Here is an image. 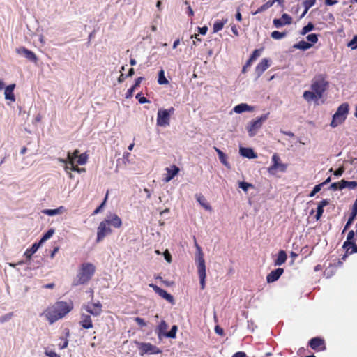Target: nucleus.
I'll list each match as a JSON object with an SVG mask.
<instances>
[{"mask_svg": "<svg viewBox=\"0 0 357 357\" xmlns=\"http://www.w3.org/2000/svg\"><path fill=\"white\" fill-rule=\"evenodd\" d=\"M16 52L19 54H24V56L31 61L36 62L38 59L33 52L26 49L24 47L17 48Z\"/></svg>", "mask_w": 357, "mask_h": 357, "instance_id": "f3484780", "label": "nucleus"}, {"mask_svg": "<svg viewBox=\"0 0 357 357\" xmlns=\"http://www.w3.org/2000/svg\"><path fill=\"white\" fill-rule=\"evenodd\" d=\"M165 170L167 172V174L163 178V181L167 183L170 181L176 175L178 174L180 171L179 168L175 165H172L170 167H167Z\"/></svg>", "mask_w": 357, "mask_h": 357, "instance_id": "6ab92c4d", "label": "nucleus"}, {"mask_svg": "<svg viewBox=\"0 0 357 357\" xmlns=\"http://www.w3.org/2000/svg\"><path fill=\"white\" fill-rule=\"evenodd\" d=\"M272 165L268 168V172L270 174H275V172L279 169L280 172H285L287 168V165L282 163L280 162V156L278 153H274L272 156Z\"/></svg>", "mask_w": 357, "mask_h": 357, "instance_id": "9d476101", "label": "nucleus"}, {"mask_svg": "<svg viewBox=\"0 0 357 357\" xmlns=\"http://www.w3.org/2000/svg\"><path fill=\"white\" fill-rule=\"evenodd\" d=\"M135 321L140 326V327H144L146 326V321L141 317H135Z\"/></svg>", "mask_w": 357, "mask_h": 357, "instance_id": "603ef678", "label": "nucleus"}, {"mask_svg": "<svg viewBox=\"0 0 357 357\" xmlns=\"http://www.w3.org/2000/svg\"><path fill=\"white\" fill-rule=\"evenodd\" d=\"M346 188H348L349 189H355L357 188V181H346Z\"/></svg>", "mask_w": 357, "mask_h": 357, "instance_id": "3c124183", "label": "nucleus"}, {"mask_svg": "<svg viewBox=\"0 0 357 357\" xmlns=\"http://www.w3.org/2000/svg\"><path fill=\"white\" fill-rule=\"evenodd\" d=\"M348 46L352 50L357 48V36H355L354 38L349 43Z\"/></svg>", "mask_w": 357, "mask_h": 357, "instance_id": "8fccbe9b", "label": "nucleus"}, {"mask_svg": "<svg viewBox=\"0 0 357 357\" xmlns=\"http://www.w3.org/2000/svg\"><path fill=\"white\" fill-rule=\"evenodd\" d=\"M174 112V107L169 109H160L157 114V125L159 126H165L169 124L171 114Z\"/></svg>", "mask_w": 357, "mask_h": 357, "instance_id": "1a4fd4ad", "label": "nucleus"}, {"mask_svg": "<svg viewBox=\"0 0 357 357\" xmlns=\"http://www.w3.org/2000/svg\"><path fill=\"white\" fill-rule=\"evenodd\" d=\"M40 243H34L30 248H28L24 255L28 259L30 260L31 259L32 255L37 252L39 247L40 246Z\"/></svg>", "mask_w": 357, "mask_h": 357, "instance_id": "5701e85b", "label": "nucleus"}, {"mask_svg": "<svg viewBox=\"0 0 357 357\" xmlns=\"http://www.w3.org/2000/svg\"><path fill=\"white\" fill-rule=\"evenodd\" d=\"M307 40L311 43V44H314L318 41V36L316 33H311L307 36Z\"/></svg>", "mask_w": 357, "mask_h": 357, "instance_id": "79ce46f5", "label": "nucleus"}, {"mask_svg": "<svg viewBox=\"0 0 357 357\" xmlns=\"http://www.w3.org/2000/svg\"><path fill=\"white\" fill-rule=\"evenodd\" d=\"M357 215V198L355 199L354 203L351 208V212L350 216L356 218Z\"/></svg>", "mask_w": 357, "mask_h": 357, "instance_id": "c03bdc74", "label": "nucleus"}, {"mask_svg": "<svg viewBox=\"0 0 357 357\" xmlns=\"http://www.w3.org/2000/svg\"><path fill=\"white\" fill-rule=\"evenodd\" d=\"M240 153L243 157H245L249 159H255L257 157V155L255 153L253 149L251 148H241Z\"/></svg>", "mask_w": 357, "mask_h": 357, "instance_id": "4be33fe9", "label": "nucleus"}, {"mask_svg": "<svg viewBox=\"0 0 357 357\" xmlns=\"http://www.w3.org/2000/svg\"><path fill=\"white\" fill-rule=\"evenodd\" d=\"M349 247H351L352 250L349 251V248L348 247L347 248H346L347 253L353 254L357 252V245L355 243L350 245Z\"/></svg>", "mask_w": 357, "mask_h": 357, "instance_id": "6e6d98bb", "label": "nucleus"}, {"mask_svg": "<svg viewBox=\"0 0 357 357\" xmlns=\"http://www.w3.org/2000/svg\"><path fill=\"white\" fill-rule=\"evenodd\" d=\"M312 46V44L309 43H307L306 41H304V40H301L299 43L295 44L294 45V47L297 48V49H300V50H306L307 49H310Z\"/></svg>", "mask_w": 357, "mask_h": 357, "instance_id": "c756f323", "label": "nucleus"}, {"mask_svg": "<svg viewBox=\"0 0 357 357\" xmlns=\"http://www.w3.org/2000/svg\"><path fill=\"white\" fill-rule=\"evenodd\" d=\"M215 331L217 334L221 336L224 335V330L220 326H216L215 327Z\"/></svg>", "mask_w": 357, "mask_h": 357, "instance_id": "0e129e2a", "label": "nucleus"}, {"mask_svg": "<svg viewBox=\"0 0 357 357\" xmlns=\"http://www.w3.org/2000/svg\"><path fill=\"white\" fill-rule=\"evenodd\" d=\"M79 324L84 329L92 328L93 327V325L91 319V315H90L89 313H82L80 314Z\"/></svg>", "mask_w": 357, "mask_h": 357, "instance_id": "4468645a", "label": "nucleus"}, {"mask_svg": "<svg viewBox=\"0 0 357 357\" xmlns=\"http://www.w3.org/2000/svg\"><path fill=\"white\" fill-rule=\"evenodd\" d=\"M107 196H108V192L106 194V196L105 197V199L104 201L102 202V203L98 207L96 208L94 211L93 212L92 215H96L98 214V213L100 212L101 209L104 207L105 203H106V201H107Z\"/></svg>", "mask_w": 357, "mask_h": 357, "instance_id": "37998d69", "label": "nucleus"}, {"mask_svg": "<svg viewBox=\"0 0 357 357\" xmlns=\"http://www.w3.org/2000/svg\"><path fill=\"white\" fill-rule=\"evenodd\" d=\"M342 265V261L340 259H335L333 260V263H330V266H332L335 269L338 267H340Z\"/></svg>", "mask_w": 357, "mask_h": 357, "instance_id": "49530a36", "label": "nucleus"}, {"mask_svg": "<svg viewBox=\"0 0 357 357\" xmlns=\"http://www.w3.org/2000/svg\"><path fill=\"white\" fill-rule=\"evenodd\" d=\"M168 328V325L165 320H162L156 328V333L158 337L160 339L162 336H164V333H167L166 331Z\"/></svg>", "mask_w": 357, "mask_h": 357, "instance_id": "b1692460", "label": "nucleus"}, {"mask_svg": "<svg viewBox=\"0 0 357 357\" xmlns=\"http://www.w3.org/2000/svg\"><path fill=\"white\" fill-rule=\"evenodd\" d=\"M231 357H246V354L243 351H238L235 353Z\"/></svg>", "mask_w": 357, "mask_h": 357, "instance_id": "774afa93", "label": "nucleus"}, {"mask_svg": "<svg viewBox=\"0 0 357 357\" xmlns=\"http://www.w3.org/2000/svg\"><path fill=\"white\" fill-rule=\"evenodd\" d=\"M54 229H49L43 236V237L41 238L40 241H39V243H40V244H42L43 242H45V241H47V239L50 238L52 235L54 234Z\"/></svg>", "mask_w": 357, "mask_h": 357, "instance_id": "58836bf2", "label": "nucleus"}, {"mask_svg": "<svg viewBox=\"0 0 357 357\" xmlns=\"http://www.w3.org/2000/svg\"><path fill=\"white\" fill-rule=\"evenodd\" d=\"M68 164L70 165V167H68V166H66L65 167L66 170L70 169L72 171L77 172H84L85 170L84 169H81V168L78 167L77 166L75 165V162L68 163Z\"/></svg>", "mask_w": 357, "mask_h": 357, "instance_id": "ea45409f", "label": "nucleus"}, {"mask_svg": "<svg viewBox=\"0 0 357 357\" xmlns=\"http://www.w3.org/2000/svg\"><path fill=\"white\" fill-rule=\"evenodd\" d=\"M197 201L199 204L206 211H211L212 208L209 203L207 202L206 199L202 194H197L195 195Z\"/></svg>", "mask_w": 357, "mask_h": 357, "instance_id": "aec40b11", "label": "nucleus"}, {"mask_svg": "<svg viewBox=\"0 0 357 357\" xmlns=\"http://www.w3.org/2000/svg\"><path fill=\"white\" fill-rule=\"evenodd\" d=\"M64 210L63 206H60L56 209H44L42 211V213L45 215H54L56 214L61 213Z\"/></svg>", "mask_w": 357, "mask_h": 357, "instance_id": "c85d7f7f", "label": "nucleus"}, {"mask_svg": "<svg viewBox=\"0 0 357 357\" xmlns=\"http://www.w3.org/2000/svg\"><path fill=\"white\" fill-rule=\"evenodd\" d=\"M73 309V303L72 301H57L52 305L48 307L43 314L50 324L54 323L57 320L64 317Z\"/></svg>", "mask_w": 357, "mask_h": 357, "instance_id": "f03ea898", "label": "nucleus"}, {"mask_svg": "<svg viewBox=\"0 0 357 357\" xmlns=\"http://www.w3.org/2000/svg\"><path fill=\"white\" fill-rule=\"evenodd\" d=\"M253 110V107L247 105L246 103L239 104L234 107V111L237 114H241L244 112H251Z\"/></svg>", "mask_w": 357, "mask_h": 357, "instance_id": "393cba45", "label": "nucleus"}, {"mask_svg": "<svg viewBox=\"0 0 357 357\" xmlns=\"http://www.w3.org/2000/svg\"><path fill=\"white\" fill-rule=\"evenodd\" d=\"M144 79V77H137L136 79H135V84L134 85L132 86L133 88H135V89L139 86L141 82H142V80Z\"/></svg>", "mask_w": 357, "mask_h": 357, "instance_id": "052dcab7", "label": "nucleus"}, {"mask_svg": "<svg viewBox=\"0 0 357 357\" xmlns=\"http://www.w3.org/2000/svg\"><path fill=\"white\" fill-rule=\"evenodd\" d=\"M88 160V155L86 153H82L80 154L77 160V165H83L86 163Z\"/></svg>", "mask_w": 357, "mask_h": 357, "instance_id": "e433bc0d", "label": "nucleus"}, {"mask_svg": "<svg viewBox=\"0 0 357 357\" xmlns=\"http://www.w3.org/2000/svg\"><path fill=\"white\" fill-rule=\"evenodd\" d=\"M287 258V255L284 250H280L278 255V257L275 261V264L278 266H280L283 264Z\"/></svg>", "mask_w": 357, "mask_h": 357, "instance_id": "bb28decb", "label": "nucleus"}, {"mask_svg": "<svg viewBox=\"0 0 357 357\" xmlns=\"http://www.w3.org/2000/svg\"><path fill=\"white\" fill-rule=\"evenodd\" d=\"M323 213H324V208H322L319 206H317V213L314 216V218L316 219L317 221L320 220L321 217L323 215Z\"/></svg>", "mask_w": 357, "mask_h": 357, "instance_id": "de8ad7c7", "label": "nucleus"}, {"mask_svg": "<svg viewBox=\"0 0 357 357\" xmlns=\"http://www.w3.org/2000/svg\"><path fill=\"white\" fill-rule=\"evenodd\" d=\"M344 170V167L343 166H341L337 170L334 171L333 174L336 176H340L343 174Z\"/></svg>", "mask_w": 357, "mask_h": 357, "instance_id": "5fc2aeb1", "label": "nucleus"}, {"mask_svg": "<svg viewBox=\"0 0 357 357\" xmlns=\"http://www.w3.org/2000/svg\"><path fill=\"white\" fill-rule=\"evenodd\" d=\"M273 4H274V1H271V0L268 1L266 3H265L260 7H259L257 8V10H256V12L255 13V14L262 13V12L265 11L266 10L271 8Z\"/></svg>", "mask_w": 357, "mask_h": 357, "instance_id": "2f4dec72", "label": "nucleus"}, {"mask_svg": "<svg viewBox=\"0 0 357 357\" xmlns=\"http://www.w3.org/2000/svg\"><path fill=\"white\" fill-rule=\"evenodd\" d=\"M79 151L76 149L73 153H68V163L75 162L76 158L79 155Z\"/></svg>", "mask_w": 357, "mask_h": 357, "instance_id": "473e14b6", "label": "nucleus"}, {"mask_svg": "<svg viewBox=\"0 0 357 357\" xmlns=\"http://www.w3.org/2000/svg\"><path fill=\"white\" fill-rule=\"evenodd\" d=\"M164 257L167 262L170 263L172 261V255L168 250L164 252Z\"/></svg>", "mask_w": 357, "mask_h": 357, "instance_id": "e2e57ef3", "label": "nucleus"}, {"mask_svg": "<svg viewBox=\"0 0 357 357\" xmlns=\"http://www.w3.org/2000/svg\"><path fill=\"white\" fill-rule=\"evenodd\" d=\"M270 66V60L264 58L261 61L257 64L255 68V73L257 75V77H260L263 73L269 68Z\"/></svg>", "mask_w": 357, "mask_h": 357, "instance_id": "dca6fc26", "label": "nucleus"}, {"mask_svg": "<svg viewBox=\"0 0 357 357\" xmlns=\"http://www.w3.org/2000/svg\"><path fill=\"white\" fill-rule=\"evenodd\" d=\"M314 29V26L312 22H309L306 26H305L301 32V35H305L307 33L312 31Z\"/></svg>", "mask_w": 357, "mask_h": 357, "instance_id": "4c0bfd02", "label": "nucleus"}, {"mask_svg": "<svg viewBox=\"0 0 357 357\" xmlns=\"http://www.w3.org/2000/svg\"><path fill=\"white\" fill-rule=\"evenodd\" d=\"M139 350V355L144 356L145 354H159L162 353V350L149 342H141L138 341L135 342Z\"/></svg>", "mask_w": 357, "mask_h": 357, "instance_id": "0eeeda50", "label": "nucleus"}, {"mask_svg": "<svg viewBox=\"0 0 357 357\" xmlns=\"http://www.w3.org/2000/svg\"><path fill=\"white\" fill-rule=\"evenodd\" d=\"M150 287H151L156 294H158L160 296H161L162 298L167 301L169 303L174 304V299L173 296H172L170 294H169L165 290L161 289L160 287H158L156 284H154L153 283L149 284V285Z\"/></svg>", "mask_w": 357, "mask_h": 357, "instance_id": "ddd939ff", "label": "nucleus"}, {"mask_svg": "<svg viewBox=\"0 0 357 357\" xmlns=\"http://www.w3.org/2000/svg\"><path fill=\"white\" fill-rule=\"evenodd\" d=\"M140 95H141L140 93H137L136 96V98L138 99L139 103L144 104L146 102H149V100L146 98H145L144 96L141 97Z\"/></svg>", "mask_w": 357, "mask_h": 357, "instance_id": "13d9d810", "label": "nucleus"}, {"mask_svg": "<svg viewBox=\"0 0 357 357\" xmlns=\"http://www.w3.org/2000/svg\"><path fill=\"white\" fill-rule=\"evenodd\" d=\"M228 20L227 18L222 19V20H216L213 26V31L214 33H217L219 31L222 30L224 27V25L227 22Z\"/></svg>", "mask_w": 357, "mask_h": 357, "instance_id": "a878e982", "label": "nucleus"}, {"mask_svg": "<svg viewBox=\"0 0 357 357\" xmlns=\"http://www.w3.org/2000/svg\"><path fill=\"white\" fill-rule=\"evenodd\" d=\"M62 343L59 344V347L60 349H63L68 347V340L66 337H61Z\"/></svg>", "mask_w": 357, "mask_h": 357, "instance_id": "864d4df0", "label": "nucleus"}, {"mask_svg": "<svg viewBox=\"0 0 357 357\" xmlns=\"http://www.w3.org/2000/svg\"><path fill=\"white\" fill-rule=\"evenodd\" d=\"M15 87V84H13L8 85L5 89L4 94H5V98L6 99L10 100L12 102H15V95L13 93V91H14Z\"/></svg>", "mask_w": 357, "mask_h": 357, "instance_id": "412c9836", "label": "nucleus"}, {"mask_svg": "<svg viewBox=\"0 0 357 357\" xmlns=\"http://www.w3.org/2000/svg\"><path fill=\"white\" fill-rule=\"evenodd\" d=\"M178 331V327L176 325L172 326L171 330L169 332L164 333V336L169 338H175L176 335V332Z\"/></svg>", "mask_w": 357, "mask_h": 357, "instance_id": "f704fd0d", "label": "nucleus"}, {"mask_svg": "<svg viewBox=\"0 0 357 357\" xmlns=\"http://www.w3.org/2000/svg\"><path fill=\"white\" fill-rule=\"evenodd\" d=\"M326 79L327 76L325 74L316 75L312 80V91H305L303 93L304 99L310 102L321 98L329 86V82Z\"/></svg>", "mask_w": 357, "mask_h": 357, "instance_id": "f257e3e1", "label": "nucleus"}, {"mask_svg": "<svg viewBox=\"0 0 357 357\" xmlns=\"http://www.w3.org/2000/svg\"><path fill=\"white\" fill-rule=\"evenodd\" d=\"M328 204H329V200L325 199H323L321 202H319V203L318 204V206H321L322 208H324Z\"/></svg>", "mask_w": 357, "mask_h": 357, "instance_id": "69168bd1", "label": "nucleus"}, {"mask_svg": "<svg viewBox=\"0 0 357 357\" xmlns=\"http://www.w3.org/2000/svg\"><path fill=\"white\" fill-rule=\"evenodd\" d=\"M292 22V18L290 15L287 13H284L282 15L281 18L278 19L275 18L273 21V24L276 28H281L284 25L291 24Z\"/></svg>", "mask_w": 357, "mask_h": 357, "instance_id": "2eb2a0df", "label": "nucleus"}, {"mask_svg": "<svg viewBox=\"0 0 357 357\" xmlns=\"http://www.w3.org/2000/svg\"><path fill=\"white\" fill-rule=\"evenodd\" d=\"M208 31L207 26L198 27V32L200 34L205 35Z\"/></svg>", "mask_w": 357, "mask_h": 357, "instance_id": "338daca9", "label": "nucleus"}, {"mask_svg": "<svg viewBox=\"0 0 357 357\" xmlns=\"http://www.w3.org/2000/svg\"><path fill=\"white\" fill-rule=\"evenodd\" d=\"M96 269V266L92 263L84 262L82 264L76 278L72 282V286L76 287L87 284L94 275Z\"/></svg>", "mask_w": 357, "mask_h": 357, "instance_id": "20e7f679", "label": "nucleus"}, {"mask_svg": "<svg viewBox=\"0 0 357 357\" xmlns=\"http://www.w3.org/2000/svg\"><path fill=\"white\" fill-rule=\"evenodd\" d=\"M135 90V88H133L132 86L131 88H130L127 92L126 93V96H125V98L126 99H129V98H131L132 96H133V92Z\"/></svg>", "mask_w": 357, "mask_h": 357, "instance_id": "4d7b16f0", "label": "nucleus"}, {"mask_svg": "<svg viewBox=\"0 0 357 357\" xmlns=\"http://www.w3.org/2000/svg\"><path fill=\"white\" fill-rule=\"evenodd\" d=\"M349 112V104L345 102L340 105L336 112L333 116V119L331 123V126L335 128L340 124L342 123Z\"/></svg>", "mask_w": 357, "mask_h": 357, "instance_id": "423d86ee", "label": "nucleus"}, {"mask_svg": "<svg viewBox=\"0 0 357 357\" xmlns=\"http://www.w3.org/2000/svg\"><path fill=\"white\" fill-rule=\"evenodd\" d=\"M218 157L220 162L225 166H227L228 162L227 161V155L223 153L220 154Z\"/></svg>", "mask_w": 357, "mask_h": 357, "instance_id": "bf43d9fd", "label": "nucleus"}, {"mask_svg": "<svg viewBox=\"0 0 357 357\" xmlns=\"http://www.w3.org/2000/svg\"><path fill=\"white\" fill-rule=\"evenodd\" d=\"M308 346L316 351H323L326 349L325 340L319 337L312 338L308 342Z\"/></svg>", "mask_w": 357, "mask_h": 357, "instance_id": "f8f14e48", "label": "nucleus"}, {"mask_svg": "<svg viewBox=\"0 0 357 357\" xmlns=\"http://www.w3.org/2000/svg\"><path fill=\"white\" fill-rule=\"evenodd\" d=\"M354 236H355V234L353 230L350 231L348 233L347 241L343 244V248L344 249L347 248L348 247H349L350 245H351L352 244H354L355 243V241L354 239Z\"/></svg>", "mask_w": 357, "mask_h": 357, "instance_id": "cd10ccee", "label": "nucleus"}, {"mask_svg": "<svg viewBox=\"0 0 357 357\" xmlns=\"http://www.w3.org/2000/svg\"><path fill=\"white\" fill-rule=\"evenodd\" d=\"M45 354L49 357H60V356L54 351H45Z\"/></svg>", "mask_w": 357, "mask_h": 357, "instance_id": "680f3d73", "label": "nucleus"}, {"mask_svg": "<svg viewBox=\"0 0 357 357\" xmlns=\"http://www.w3.org/2000/svg\"><path fill=\"white\" fill-rule=\"evenodd\" d=\"M111 226L116 229H119L122 226L121 218L115 213L108 215L99 224L97 228V243L101 242L107 236L112 233Z\"/></svg>", "mask_w": 357, "mask_h": 357, "instance_id": "7ed1b4c3", "label": "nucleus"}, {"mask_svg": "<svg viewBox=\"0 0 357 357\" xmlns=\"http://www.w3.org/2000/svg\"><path fill=\"white\" fill-rule=\"evenodd\" d=\"M195 241L196 239L195 238ZM195 246L197 249V257L196 259L197 266V272L199 277L200 280V287L201 289H204L206 286V265L205 260L204 259V254L202 251L200 246L195 242Z\"/></svg>", "mask_w": 357, "mask_h": 357, "instance_id": "39448f33", "label": "nucleus"}, {"mask_svg": "<svg viewBox=\"0 0 357 357\" xmlns=\"http://www.w3.org/2000/svg\"><path fill=\"white\" fill-rule=\"evenodd\" d=\"M84 308L87 313L93 317L100 316L102 312V305L99 301L97 303H88L84 306Z\"/></svg>", "mask_w": 357, "mask_h": 357, "instance_id": "9b49d317", "label": "nucleus"}, {"mask_svg": "<svg viewBox=\"0 0 357 357\" xmlns=\"http://www.w3.org/2000/svg\"><path fill=\"white\" fill-rule=\"evenodd\" d=\"M239 187L244 191H247L249 188H252L253 185L251 183H248L246 182H240Z\"/></svg>", "mask_w": 357, "mask_h": 357, "instance_id": "09e8293b", "label": "nucleus"}, {"mask_svg": "<svg viewBox=\"0 0 357 357\" xmlns=\"http://www.w3.org/2000/svg\"><path fill=\"white\" fill-rule=\"evenodd\" d=\"M158 82L159 84H161V85L167 84L169 83L168 80L167 79V78L165 76V72L162 69L160 70L158 73Z\"/></svg>", "mask_w": 357, "mask_h": 357, "instance_id": "72a5a7b5", "label": "nucleus"}, {"mask_svg": "<svg viewBox=\"0 0 357 357\" xmlns=\"http://www.w3.org/2000/svg\"><path fill=\"white\" fill-rule=\"evenodd\" d=\"M284 273V269L282 268H278L273 271H272L268 275L266 276V281L268 283H272L278 280L282 274Z\"/></svg>", "mask_w": 357, "mask_h": 357, "instance_id": "a211bd4d", "label": "nucleus"}, {"mask_svg": "<svg viewBox=\"0 0 357 357\" xmlns=\"http://www.w3.org/2000/svg\"><path fill=\"white\" fill-rule=\"evenodd\" d=\"M335 271V269L334 268H333L332 266H329L328 267H327L325 269L324 273L327 278H330L334 274Z\"/></svg>", "mask_w": 357, "mask_h": 357, "instance_id": "a19ab883", "label": "nucleus"}, {"mask_svg": "<svg viewBox=\"0 0 357 357\" xmlns=\"http://www.w3.org/2000/svg\"><path fill=\"white\" fill-rule=\"evenodd\" d=\"M262 50H263L262 49L255 50L250 56L251 59H253L254 61H255L258 57L260 56L261 52Z\"/></svg>", "mask_w": 357, "mask_h": 357, "instance_id": "a18cd8bd", "label": "nucleus"}, {"mask_svg": "<svg viewBox=\"0 0 357 357\" xmlns=\"http://www.w3.org/2000/svg\"><path fill=\"white\" fill-rule=\"evenodd\" d=\"M315 3L316 0H303L305 10L301 17L304 16L307 13L308 10L315 4Z\"/></svg>", "mask_w": 357, "mask_h": 357, "instance_id": "7c9ffc66", "label": "nucleus"}, {"mask_svg": "<svg viewBox=\"0 0 357 357\" xmlns=\"http://www.w3.org/2000/svg\"><path fill=\"white\" fill-rule=\"evenodd\" d=\"M268 114H264L248 123L247 130L250 137H254L256 135L257 131L262 126L263 123L268 119Z\"/></svg>", "mask_w": 357, "mask_h": 357, "instance_id": "6e6552de", "label": "nucleus"}, {"mask_svg": "<svg viewBox=\"0 0 357 357\" xmlns=\"http://www.w3.org/2000/svg\"><path fill=\"white\" fill-rule=\"evenodd\" d=\"M286 35V32H280L278 31H274L271 33V36L275 40H280L285 37Z\"/></svg>", "mask_w": 357, "mask_h": 357, "instance_id": "c9c22d12", "label": "nucleus"}]
</instances>
